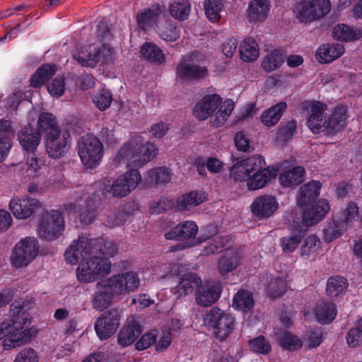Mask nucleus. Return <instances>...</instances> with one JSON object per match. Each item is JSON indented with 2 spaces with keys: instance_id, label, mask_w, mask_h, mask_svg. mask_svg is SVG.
I'll return each mask as SVG.
<instances>
[{
  "instance_id": "8",
  "label": "nucleus",
  "mask_w": 362,
  "mask_h": 362,
  "mask_svg": "<svg viewBox=\"0 0 362 362\" xmlns=\"http://www.w3.org/2000/svg\"><path fill=\"white\" fill-rule=\"evenodd\" d=\"M32 318H11V334L3 341L4 349L9 350L30 342L39 332L36 326L29 327Z\"/></svg>"
},
{
  "instance_id": "16",
  "label": "nucleus",
  "mask_w": 362,
  "mask_h": 362,
  "mask_svg": "<svg viewBox=\"0 0 362 362\" xmlns=\"http://www.w3.org/2000/svg\"><path fill=\"white\" fill-rule=\"evenodd\" d=\"M45 143L49 156L52 158H59L66 153L70 146V135L68 132L59 129L45 136Z\"/></svg>"
},
{
  "instance_id": "14",
  "label": "nucleus",
  "mask_w": 362,
  "mask_h": 362,
  "mask_svg": "<svg viewBox=\"0 0 362 362\" xmlns=\"http://www.w3.org/2000/svg\"><path fill=\"white\" fill-rule=\"evenodd\" d=\"M8 207L16 218L24 220L34 215L41 204L37 199L27 195H17L11 198Z\"/></svg>"
},
{
  "instance_id": "59",
  "label": "nucleus",
  "mask_w": 362,
  "mask_h": 362,
  "mask_svg": "<svg viewBox=\"0 0 362 362\" xmlns=\"http://www.w3.org/2000/svg\"><path fill=\"white\" fill-rule=\"evenodd\" d=\"M92 100L100 110H105L110 107L112 101V93L107 89H103L93 95Z\"/></svg>"
},
{
  "instance_id": "51",
  "label": "nucleus",
  "mask_w": 362,
  "mask_h": 362,
  "mask_svg": "<svg viewBox=\"0 0 362 362\" xmlns=\"http://www.w3.org/2000/svg\"><path fill=\"white\" fill-rule=\"evenodd\" d=\"M337 310L332 303H322L317 304L315 308H306L304 313L305 317H335Z\"/></svg>"
},
{
  "instance_id": "48",
  "label": "nucleus",
  "mask_w": 362,
  "mask_h": 362,
  "mask_svg": "<svg viewBox=\"0 0 362 362\" xmlns=\"http://www.w3.org/2000/svg\"><path fill=\"white\" fill-rule=\"evenodd\" d=\"M346 279L341 276H334L327 281L326 292L331 298H335L343 294L347 288Z\"/></svg>"
},
{
  "instance_id": "37",
  "label": "nucleus",
  "mask_w": 362,
  "mask_h": 362,
  "mask_svg": "<svg viewBox=\"0 0 362 362\" xmlns=\"http://www.w3.org/2000/svg\"><path fill=\"white\" fill-rule=\"evenodd\" d=\"M35 306V300L31 296H27L13 301L10 305L11 317L28 315Z\"/></svg>"
},
{
  "instance_id": "39",
  "label": "nucleus",
  "mask_w": 362,
  "mask_h": 362,
  "mask_svg": "<svg viewBox=\"0 0 362 362\" xmlns=\"http://www.w3.org/2000/svg\"><path fill=\"white\" fill-rule=\"evenodd\" d=\"M286 107L287 104L285 102H281L264 111L261 115L262 123L269 127L276 125Z\"/></svg>"
},
{
  "instance_id": "5",
  "label": "nucleus",
  "mask_w": 362,
  "mask_h": 362,
  "mask_svg": "<svg viewBox=\"0 0 362 362\" xmlns=\"http://www.w3.org/2000/svg\"><path fill=\"white\" fill-rule=\"evenodd\" d=\"M141 181V176L138 170L130 169L119 175L112 182L108 178H103L95 182L93 188L96 197H106L111 194L115 197L122 198L134 190Z\"/></svg>"
},
{
  "instance_id": "25",
  "label": "nucleus",
  "mask_w": 362,
  "mask_h": 362,
  "mask_svg": "<svg viewBox=\"0 0 362 362\" xmlns=\"http://www.w3.org/2000/svg\"><path fill=\"white\" fill-rule=\"evenodd\" d=\"M48 166L46 165L45 161L35 156L28 158L25 163H20L15 165L14 171L19 175L33 178L47 177L46 173Z\"/></svg>"
},
{
  "instance_id": "2",
  "label": "nucleus",
  "mask_w": 362,
  "mask_h": 362,
  "mask_svg": "<svg viewBox=\"0 0 362 362\" xmlns=\"http://www.w3.org/2000/svg\"><path fill=\"white\" fill-rule=\"evenodd\" d=\"M330 209L327 200L322 199L316 202L310 209H298L293 220V229L299 234H293L281 239L282 250L285 253L293 252L298 247L301 235L308 228L321 221Z\"/></svg>"
},
{
  "instance_id": "12",
  "label": "nucleus",
  "mask_w": 362,
  "mask_h": 362,
  "mask_svg": "<svg viewBox=\"0 0 362 362\" xmlns=\"http://www.w3.org/2000/svg\"><path fill=\"white\" fill-rule=\"evenodd\" d=\"M89 197L83 191H76L74 201L64 206V211L69 216L76 218L84 224L91 223L95 218V210L90 209Z\"/></svg>"
},
{
  "instance_id": "4",
  "label": "nucleus",
  "mask_w": 362,
  "mask_h": 362,
  "mask_svg": "<svg viewBox=\"0 0 362 362\" xmlns=\"http://www.w3.org/2000/svg\"><path fill=\"white\" fill-rule=\"evenodd\" d=\"M234 109V102L230 99L223 101L217 94L204 96L194 108V114L199 119L210 118L212 126L218 127L224 124Z\"/></svg>"
},
{
  "instance_id": "61",
  "label": "nucleus",
  "mask_w": 362,
  "mask_h": 362,
  "mask_svg": "<svg viewBox=\"0 0 362 362\" xmlns=\"http://www.w3.org/2000/svg\"><path fill=\"white\" fill-rule=\"evenodd\" d=\"M346 229L345 227H341V224L339 221L335 218L333 222L329 223L328 226L323 230L324 231V239L326 242L330 243L334 239L338 238L341 232Z\"/></svg>"
},
{
  "instance_id": "53",
  "label": "nucleus",
  "mask_w": 362,
  "mask_h": 362,
  "mask_svg": "<svg viewBox=\"0 0 362 362\" xmlns=\"http://www.w3.org/2000/svg\"><path fill=\"white\" fill-rule=\"evenodd\" d=\"M171 16L178 20H186L191 11L190 4L187 0H175L170 4Z\"/></svg>"
},
{
  "instance_id": "38",
  "label": "nucleus",
  "mask_w": 362,
  "mask_h": 362,
  "mask_svg": "<svg viewBox=\"0 0 362 362\" xmlns=\"http://www.w3.org/2000/svg\"><path fill=\"white\" fill-rule=\"evenodd\" d=\"M241 255L239 252L228 250L218 262V271L222 275L235 270L240 264Z\"/></svg>"
},
{
  "instance_id": "60",
  "label": "nucleus",
  "mask_w": 362,
  "mask_h": 362,
  "mask_svg": "<svg viewBox=\"0 0 362 362\" xmlns=\"http://www.w3.org/2000/svg\"><path fill=\"white\" fill-rule=\"evenodd\" d=\"M303 339L310 349H316L322 342V332L319 329H310L303 334Z\"/></svg>"
},
{
  "instance_id": "19",
  "label": "nucleus",
  "mask_w": 362,
  "mask_h": 362,
  "mask_svg": "<svg viewBox=\"0 0 362 362\" xmlns=\"http://www.w3.org/2000/svg\"><path fill=\"white\" fill-rule=\"evenodd\" d=\"M198 232L197 224L192 221L181 222L165 233L167 240H189V243L179 245L177 249L182 250L197 244L194 238Z\"/></svg>"
},
{
  "instance_id": "22",
  "label": "nucleus",
  "mask_w": 362,
  "mask_h": 362,
  "mask_svg": "<svg viewBox=\"0 0 362 362\" xmlns=\"http://www.w3.org/2000/svg\"><path fill=\"white\" fill-rule=\"evenodd\" d=\"M36 115V112L34 110L29 112L28 115V126L18 134L19 143L27 152L33 153L35 151L41 141L40 132L37 131L34 132L31 127V123L34 122Z\"/></svg>"
},
{
  "instance_id": "36",
  "label": "nucleus",
  "mask_w": 362,
  "mask_h": 362,
  "mask_svg": "<svg viewBox=\"0 0 362 362\" xmlns=\"http://www.w3.org/2000/svg\"><path fill=\"white\" fill-rule=\"evenodd\" d=\"M202 283L200 278L196 274L189 273L185 274L174 288V293L177 297H183L193 291L194 287H198Z\"/></svg>"
},
{
  "instance_id": "63",
  "label": "nucleus",
  "mask_w": 362,
  "mask_h": 362,
  "mask_svg": "<svg viewBox=\"0 0 362 362\" xmlns=\"http://www.w3.org/2000/svg\"><path fill=\"white\" fill-rule=\"evenodd\" d=\"M65 78L64 76H57L47 86L49 93L56 98L62 95L65 90Z\"/></svg>"
},
{
  "instance_id": "32",
  "label": "nucleus",
  "mask_w": 362,
  "mask_h": 362,
  "mask_svg": "<svg viewBox=\"0 0 362 362\" xmlns=\"http://www.w3.org/2000/svg\"><path fill=\"white\" fill-rule=\"evenodd\" d=\"M119 318H97L95 330L100 340H106L117 330Z\"/></svg>"
},
{
  "instance_id": "34",
  "label": "nucleus",
  "mask_w": 362,
  "mask_h": 362,
  "mask_svg": "<svg viewBox=\"0 0 362 362\" xmlns=\"http://www.w3.org/2000/svg\"><path fill=\"white\" fill-rule=\"evenodd\" d=\"M332 36L335 40L343 42H351L362 37V29L351 27L345 24H337L333 28Z\"/></svg>"
},
{
  "instance_id": "23",
  "label": "nucleus",
  "mask_w": 362,
  "mask_h": 362,
  "mask_svg": "<svg viewBox=\"0 0 362 362\" xmlns=\"http://www.w3.org/2000/svg\"><path fill=\"white\" fill-rule=\"evenodd\" d=\"M221 293V285L216 281H208L199 284L195 294L197 303L204 307H208L216 303Z\"/></svg>"
},
{
  "instance_id": "52",
  "label": "nucleus",
  "mask_w": 362,
  "mask_h": 362,
  "mask_svg": "<svg viewBox=\"0 0 362 362\" xmlns=\"http://www.w3.org/2000/svg\"><path fill=\"white\" fill-rule=\"evenodd\" d=\"M284 53L279 49H275L264 59L262 66L267 72H271L280 67L284 62Z\"/></svg>"
},
{
  "instance_id": "26",
  "label": "nucleus",
  "mask_w": 362,
  "mask_h": 362,
  "mask_svg": "<svg viewBox=\"0 0 362 362\" xmlns=\"http://www.w3.org/2000/svg\"><path fill=\"white\" fill-rule=\"evenodd\" d=\"M203 323L213 329L215 338L223 341L233 329L234 318H203Z\"/></svg>"
},
{
  "instance_id": "17",
  "label": "nucleus",
  "mask_w": 362,
  "mask_h": 362,
  "mask_svg": "<svg viewBox=\"0 0 362 362\" xmlns=\"http://www.w3.org/2000/svg\"><path fill=\"white\" fill-rule=\"evenodd\" d=\"M93 240L87 237H80L74 240L64 253L67 263L74 265L86 259L93 252Z\"/></svg>"
},
{
  "instance_id": "55",
  "label": "nucleus",
  "mask_w": 362,
  "mask_h": 362,
  "mask_svg": "<svg viewBox=\"0 0 362 362\" xmlns=\"http://www.w3.org/2000/svg\"><path fill=\"white\" fill-rule=\"evenodd\" d=\"M288 289L286 279L283 276L272 279L266 288V292L271 298H278L285 294Z\"/></svg>"
},
{
  "instance_id": "57",
  "label": "nucleus",
  "mask_w": 362,
  "mask_h": 362,
  "mask_svg": "<svg viewBox=\"0 0 362 362\" xmlns=\"http://www.w3.org/2000/svg\"><path fill=\"white\" fill-rule=\"evenodd\" d=\"M248 344L250 349L254 353L267 355L272 351L269 341L262 335L250 339Z\"/></svg>"
},
{
  "instance_id": "47",
  "label": "nucleus",
  "mask_w": 362,
  "mask_h": 362,
  "mask_svg": "<svg viewBox=\"0 0 362 362\" xmlns=\"http://www.w3.org/2000/svg\"><path fill=\"white\" fill-rule=\"evenodd\" d=\"M233 307L243 313H248L254 307V300L252 294L245 290L238 291L233 299Z\"/></svg>"
},
{
  "instance_id": "11",
  "label": "nucleus",
  "mask_w": 362,
  "mask_h": 362,
  "mask_svg": "<svg viewBox=\"0 0 362 362\" xmlns=\"http://www.w3.org/2000/svg\"><path fill=\"white\" fill-rule=\"evenodd\" d=\"M39 243L34 237H25L14 246L11 256V263L16 268L27 267L37 256Z\"/></svg>"
},
{
  "instance_id": "24",
  "label": "nucleus",
  "mask_w": 362,
  "mask_h": 362,
  "mask_svg": "<svg viewBox=\"0 0 362 362\" xmlns=\"http://www.w3.org/2000/svg\"><path fill=\"white\" fill-rule=\"evenodd\" d=\"M251 211L258 218H268L279 209L276 198L270 194H264L256 197L252 202Z\"/></svg>"
},
{
  "instance_id": "27",
  "label": "nucleus",
  "mask_w": 362,
  "mask_h": 362,
  "mask_svg": "<svg viewBox=\"0 0 362 362\" xmlns=\"http://www.w3.org/2000/svg\"><path fill=\"white\" fill-rule=\"evenodd\" d=\"M118 296L113 291V287L106 279L98 283V292L93 299V306L95 309L103 310L110 306L112 299Z\"/></svg>"
},
{
  "instance_id": "58",
  "label": "nucleus",
  "mask_w": 362,
  "mask_h": 362,
  "mask_svg": "<svg viewBox=\"0 0 362 362\" xmlns=\"http://www.w3.org/2000/svg\"><path fill=\"white\" fill-rule=\"evenodd\" d=\"M230 247L228 237L217 236L211 240L204 249L205 255L213 254L221 251L223 249H228Z\"/></svg>"
},
{
  "instance_id": "6",
  "label": "nucleus",
  "mask_w": 362,
  "mask_h": 362,
  "mask_svg": "<svg viewBox=\"0 0 362 362\" xmlns=\"http://www.w3.org/2000/svg\"><path fill=\"white\" fill-rule=\"evenodd\" d=\"M72 56L79 64L94 68L98 64H109L114 62V49L106 44L93 43L88 45H77L72 49Z\"/></svg>"
},
{
  "instance_id": "56",
  "label": "nucleus",
  "mask_w": 362,
  "mask_h": 362,
  "mask_svg": "<svg viewBox=\"0 0 362 362\" xmlns=\"http://www.w3.org/2000/svg\"><path fill=\"white\" fill-rule=\"evenodd\" d=\"M223 7V0H205L204 10L208 19L211 22H218L221 18L220 13Z\"/></svg>"
},
{
  "instance_id": "33",
  "label": "nucleus",
  "mask_w": 362,
  "mask_h": 362,
  "mask_svg": "<svg viewBox=\"0 0 362 362\" xmlns=\"http://www.w3.org/2000/svg\"><path fill=\"white\" fill-rule=\"evenodd\" d=\"M240 59L246 62H255L259 55V47L252 37H245L240 43Z\"/></svg>"
},
{
  "instance_id": "44",
  "label": "nucleus",
  "mask_w": 362,
  "mask_h": 362,
  "mask_svg": "<svg viewBox=\"0 0 362 362\" xmlns=\"http://www.w3.org/2000/svg\"><path fill=\"white\" fill-rule=\"evenodd\" d=\"M277 341L282 349L288 351H296L303 346V341L297 335L288 331L280 332L277 335Z\"/></svg>"
},
{
  "instance_id": "64",
  "label": "nucleus",
  "mask_w": 362,
  "mask_h": 362,
  "mask_svg": "<svg viewBox=\"0 0 362 362\" xmlns=\"http://www.w3.org/2000/svg\"><path fill=\"white\" fill-rule=\"evenodd\" d=\"M14 362H39V358L33 349L24 348L17 354Z\"/></svg>"
},
{
  "instance_id": "54",
  "label": "nucleus",
  "mask_w": 362,
  "mask_h": 362,
  "mask_svg": "<svg viewBox=\"0 0 362 362\" xmlns=\"http://www.w3.org/2000/svg\"><path fill=\"white\" fill-rule=\"evenodd\" d=\"M322 243L315 235H310L305 238L301 247V255L309 257L317 256L322 252Z\"/></svg>"
},
{
  "instance_id": "28",
  "label": "nucleus",
  "mask_w": 362,
  "mask_h": 362,
  "mask_svg": "<svg viewBox=\"0 0 362 362\" xmlns=\"http://www.w3.org/2000/svg\"><path fill=\"white\" fill-rule=\"evenodd\" d=\"M344 52V47L339 43H326L316 50L315 57L320 64H328L339 58Z\"/></svg>"
},
{
  "instance_id": "15",
  "label": "nucleus",
  "mask_w": 362,
  "mask_h": 362,
  "mask_svg": "<svg viewBox=\"0 0 362 362\" xmlns=\"http://www.w3.org/2000/svg\"><path fill=\"white\" fill-rule=\"evenodd\" d=\"M303 107L310 115L306 124L313 133L318 134L327 130V119L323 115L327 107L326 103L316 100L306 101Z\"/></svg>"
},
{
  "instance_id": "21",
  "label": "nucleus",
  "mask_w": 362,
  "mask_h": 362,
  "mask_svg": "<svg viewBox=\"0 0 362 362\" xmlns=\"http://www.w3.org/2000/svg\"><path fill=\"white\" fill-rule=\"evenodd\" d=\"M194 54H192L186 57L180 62L176 69V77L177 80L187 81L190 80L204 78L207 74L206 66H200L194 63Z\"/></svg>"
},
{
  "instance_id": "40",
  "label": "nucleus",
  "mask_w": 362,
  "mask_h": 362,
  "mask_svg": "<svg viewBox=\"0 0 362 362\" xmlns=\"http://www.w3.org/2000/svg\"><path fill=\"white\" fill-rule=\"evenodd\" d=\"M322 185L319 181L312 180L300 188L298 204L300 206L308 204L320 194Z\"/></svg>"
},
{
  "instance_id": "42",
  "label": "nucleus",
  "mask_w": 362,
  "mask_h": 362,
  "mask_svg": "<svg viewBox=\"0 0 362 362\" xmlns=\"http://www.w3.org/2000/svg\"><path fill=\"white\" fill-rule=\"evenodd\" d=\"M358 207L354 202H349L346 207L340 212L337 219L341 224V227H351L359 221Z\"/></svg>"
},
{
  "instance_id": "46",
  "label": "nucleus",
  "mask_w": 362,
  "mask_h": 362,
  "mask_svg": "<svg viewBox=\"0 0 362 362\" xmlns=\"http://www.w3.org/2000/svg\"><path fill=\"white\" fill-rule=\"evenodd\" d=\"M60 129L56 117L49 112H42L38 117L37 132H42L45 136L52 134Z\"/></svg>"
},
{
  "instance_id": "18",
  "label": "nucleus",
  "mask_w": 362,
  "mask_h": 362,
  "mask_svg": "<svg viewBox=\"0 0 362 362\" xmlns=\"http://www.w3.org/2000/svg\"><path fill=\"white\" fill-rule=\"evenodd\" d=\"M93 240L87 237H80L74 240L64 253L67 263L74 265L86 259L93 252Z\"/></svg>"
},
{
  "instance_id": "20",
  "label": "nucleus",
  "mask_w": 362,
  "mask_h": 362,
  "mask_svg": "<svg viewBox=\"0 0 362 362\" xmlns=\"http://www.w3.org/2000/svg\"><path fill=\"white\" fill-rule=\"evenodd\" d=\"M118 295H124L135 291L139 286L140 280L137 273L127 272L113 275L107 279Z\"/></svg>"
},
{
  "instance_id": "41",
  "label": "nucleus",
  "mask_w": 362,
  "mask_h": 362,
  "mask_svg": "<svg viewBox=\"0 0 362 362\" xmlns=\"http://www.w3.org/2000/svg\"><path fill=\"white\" fill-rule=\"evenodd\" d=\"M269 11V0H252L248 6V16L254 22L263 21Z\"/></svg>"
},
{
  "instance_id": "10",
  "label": "nucleus",
  "mask_w": 362,
  "mask_h": 362,
  "mask_svg": "<svg viewBox=\"0 0 362 362\" xmlns=\"http://www.w3.org/2000/svg\"><path fill=\"white\" fill-rule=\"evenodd\" d=\"M331 10L329 0H302L293 8L296 18L300 23H308L318 20Z\"/></svg>"
},
{
  "instance_id": "13",
  "label": "nucleus",
  "mask_w": 362,
  "mask_h": 362,
  "mask_svg": "<svg viewBox=\"0 0 362 362\" xmlns=\"http://www.w3.org/2000/svg\"><path fill=\"white\" fill-rule=\"evenodd\" d=\"M64 230V218L59 211L51 210L42 214L38 226V235L41 238L46 240L57 239Z\"/></svg>"
},
{
  "instance_id": "50",
  "label": "nucleus",
  "mask_w": 362,
  "mask_h": 362,
  "mask_svg": "<svg viewBox=\"0 0 362 362\" xmlns=\"http://www.w3.org/2000/svg\"><path fill=\"white\" fill-rule=\"evenodd\" d=\"M141 54L143 58L155 63H163L165 55L160 48L156 44L145 42L141 47Z\"/></svg>"
},
{
  "instance_id": "31",
  "label": "nucleus",
  "mask_w": 362,
  "mask_h": 362,
  "mask_svg": "<svg viewBox=\"0 0 362 362\" xmlns=\"http://www.w3.org/2000/svg\"><path fill=\"white\" fill-rule=\"evenodd\" d=\"M347 108L346 106H337L332 115L327 119V133H335L343 129L347 124Z\"/></svg>"
},
{
  "instance_id": "3",
  "label": "nucleus",
  "mask_w": 362,
  "mask_h": 362,
  "mask_svg": "<svg viewBox=\"0 0 362 362\" xmlns=\"http://www.w3.org/2000/svg\"><path fill=\"white\" fill-rule=\"evenodd\" d=\"M153 144L145 141L141 135L132 136L113 157L111 165L141 167L149 162L156 155Z\"/></svg>"
},
{
  "instance_id": "30",
  "label": "nucleus",
  "mask_w": 362,
  "mask_h": 362,
  "mask_svg": "<svg viewBox=\"0 0 362 362\" xmlns=\"http://www.w3.org/2000/svg\"><path fill=\"white\" fill-rule=\"evenodd\" d=\"M121 329L117 335V343L122 347L132 345L142 332V327L134 319Z\"/></svg>"
},
{
  "instance_id": "49",
  "label": "nucleus",
  "mask_w": 362,
  "mask_h": 362,
  "mask_svg": "<svg viewBox=\"0 0 362 362\" xmlns=\"http://www.w3.org/2000/svg\"><path fill=\"white\" fill-rule=\"evenodd\" d=\"M172 174L166 168H155L148 170L144 176L150 185L164 184L170 182Z\"/></svg>"
},
{
  "instance_id": "35",
  "label": "nucleus",
  "mask_w": 362,
  "mask_h": 362,
  "mask_svg": "<svg viewBox=\"0 0 362 362\" xmlns=\"http://www.w3.org/2000/svg\"><path fill=\"white\" fill-rule=\"evenodd\" d=\"M206 194L202 190L191 191L180 196L176 202V206L180 210H187L204 202Z\"/></svg>"
},
{
  "instance_id": "7",
  "label": "nucleus",
  "mask_w": 362,
  "mask_h": 362,
  "mask_svg": "<svg viewBox=\"0 0 362 362\" xmlns=\"http://www.w3.org/2000/svg\"><path fill=\"white\" fill-rule=\"evenodd\" d=\"M111 267L108 258L93 253L80 262L76 269V278L81 283H91L107 276L111 272Z\"/></svg>"
},
{
  "instance_id": "9",
  "label": "nucleus",
  "mask_w": 362,
  "mask_h": 362,
  "mask_svg": "<svg viewBox=\"0 0 362 362\" xmlns=\"http://www.w3.org/2000/svg\"><path fill=\"white\" fill-rule=\"evenodd\" d=\"M78 154L86 169H94L100 164L103 157V144L95 136L85 135L78 141Z\"/></svg>"
},
{
  "instance_id": "43",
  "label": "nucleus",
  "mask_w": 362,
  "mask_h": 362,
  "mask_svg": "<svg viewBox=\"0 0 362 362\" xmlns=\"http://www.w3.org/2000/svg\"><path fill=\"white\" fill-rule=\"evenodd\" d=\"M56 71L54 64H47L40 66L30 78V85L34 88H40L51 78Z\"/></svg>"
},
{
  "instance_id": "1",
  "label": "nucleus",
  "mask_w": 362,
  "mask_h": 362,
  "mask_svg": "<svg viewBox=\"0 0 362 362\" xmlns=\"http://www.w3.org/2000/svg\"><path fill=\"white\" fill-rule=\"evenodd\" d=\"M230 175L235 181L245 182L250 190H257L276 178L277 169L272 165L266 167L264 157L255 154L235 163L230 168Z\"/></svg>"
},
{
  "instance_id": "29",
  "label": "nucleus",
  "mask_w": 362,
  "mask_h": 362,
  "mask_svg": "<svg viewBox=\"0 0 362 362\" xmlns=\"http://www.w3.org/2000/svg\"><path fill=\"white\" fill-rule=\"evenodd\" d=\"M305 173V169L302 166L283 170L279 175V182L283 187H293L304 181Z\"/></svg>"
},
{
  "instance_id": "62",
  "label": "nucleus",
  "mask_w": 362,
  "mask_h": 362,
  "mask_svg": "<svg viewBox=\"0 0 362 362\" xmlns=\"http://www.w3.org/2000/svg\"><path fill=\"white\" fill-rule=\"evenodd\" d=\"M156 332H157V330L155 329L143 334L136 341L135 344L136 349L138 351H143L155 344L158 339V335Z\"/></svg>"
},
{
  "instance_id": "45",
  "label": "nucleus",
  "mask_w": 362,
  "mask_h": 362,
  "mask_svg": "<svg viewBox=\"0 0 362 362\" xmlns=\"http://www.w3.org/2000/svg\"><path fill=\"white\" fill-rule=\"evenodd\" d=\"M160 13V10L157 6H153L140 11L136 16L139 26L144 30L149 28L156 23Z\"/></svg>"
}]
</instances>
